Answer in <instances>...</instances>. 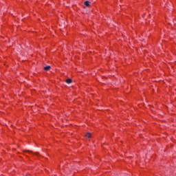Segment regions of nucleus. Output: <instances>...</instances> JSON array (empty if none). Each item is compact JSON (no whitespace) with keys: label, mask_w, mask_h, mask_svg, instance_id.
I'll use <instances>...</instances> for the list:
<instances>
[{"label":"nucleus","mask_w":176,"mask_h":176,"mask_svg":"<svg viewBox=\"0 0 176 176\" xmlns=\"http://www.w3.org/2000/svg\"><path fill=\"white\" fill-rule=\"evenodd\" d=\"M66 82H67V84H70V83L72 82V80L70 79V78H68V79L66 80Z\"/></svg>","instance_id":"1"},{"label":"nucleus","mask_w":176,"mask_h":176,"mask_svg":"<svg viewBox=\"0 0 176 176\" xmlns=\"http://www.w3.org/2000/svg\"><path fill=\"white\" fill-rule=\"evenodd\" d=\"M50 68H51L50 66H47V67H45L43 69H44L45 71H48Z\"/></svg>","instance_id":"2"},{"label":"nucleus","mask_w":176,"mask_h":176,"mask_svg":"<svg viewBox=\"0 0 176 176\" xmlns=\"http://www.w3.org/2000/svg\"><path fill=\"white\" fill-rule=\"evenodd\" d=\"M86 137H87V138H91V133H87L86 134Z\"/></svg>","instance_id":"3"},{"label":"nucleus","mask_w":176,"mask_h":176,"mask_svg":"<svg viewBox=\"0 0 176 176\" xmlns=\"http://www.w3.org/2000/svg\"><path fill=\"white\" fill-rule=\"evenodd\" d=\"M89 3H90L89 1H86V2L85 3V5L86 6H90Z\"/></svg>","instance_id":"4"},{"label":"nucleus","mask_w":176,"mask_h":176,"mask_svg":"<svg viewBox=\"0 0 176 176\" xmlns=\"http://www.w3.org/2000/svg\"><path fill=\"white\" fill-rule=\"evenodd\" d=\"M34 155H38V153H35Z\"/></svg>","instance_id":"5"}]
</instances>
